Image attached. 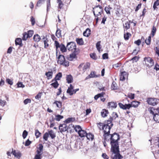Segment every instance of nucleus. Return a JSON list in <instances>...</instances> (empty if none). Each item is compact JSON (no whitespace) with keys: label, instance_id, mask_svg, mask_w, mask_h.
I'll return each instance as SVG.
<instances>
[{"label":"nucleus","instance_id":"46","mask_svg":"<svg viewBox=\"0 0 159 159\" xmlns=\"http://www.w3.org/2000/svg\"><path fill=\"white\" fill-rule=\"evenodd\" d=\"M152 36H150L148 37L145 40V42L147 45H149L151 43V37Z\"/></svg>","mask_w":159,"mask_h":159},{"label":"nucleus","instance_id":"63","mask_svg":"<svg viewBox=\"0 0 159 159\" xmlns=\"http://www.w3.org/2000/svg\"><path fill=\"white\" fill-rule=\"evenodd\" d=\"M30 21L31 22V24L32 25H34L35 23V20L34 17L32 16L31 17Z\"/></svg>","mask_w":159,"mask_h":159},{"label":"nucleus","instance_id":"7","mask_svg":"<svg viewBox=\"0 0 159 159\" xmlns=\"http://www.w3.org/2000/svg\"><path fill=\"white\" fill-rule=\"evenodd\" d=\"M76 45L75 43L73 42H71L67 43L66 48L67 49L73 52L78 51V50L76 48Z\"/></svg>","mask_w":159,"mask_h":159},{"label":"nucleus","instance_id":"34","mask_svg":"<svg viewBox=\"0 0 159 159\" xmlns=\"http://www.w3.org/2000/svg\"><path fill=\"white\" fill-rule=\"evenodd\" d=\"M75 40L77 44L80 45H83L84 44V42L82 38H76Z\"/></svg>","mask_w":159,"mask_h":159},{"label":"nucleus","instance_id":"3","mask_svg":"<svg viewBox=\"0 0 159 159\" xmlns=\"http://www.w3.org/2000/svg\"><path fill=\"white\" fill-rule=\"evenodd\" d=\"M108 138L110 140L111 148L119 147L118 141L120 139V137L118 134L115 133L110 134Z\"/></svg>","mask_w":159,"mask_h":159},{"label":"nucleus","instance_id":"61","mask_svg":"<svg viewBox=\"0 0 159 159\" xmlns=\"http://www.w3.org/2000/svg\"><path fill=\"white\" fill-rule=\"evenodd\" d=\"M6 82L8 84H10V85H12L13 84V82L12 81V80H11V79H7L6 80Z\"/></svg>","mask_w":159,"mask_h":159},{"label":"nucleus","instance_id":"2","mask_svg":"<svg viewBox=\"0 0 159 159\" xmlns=\"http://www.w3.org/2000/svg\"><path fill=\"white\" fill-rule=\"evenodd\" d=\"M97 126L100 130L103 131V136L105 140H108V137L110 135V130L111 126L105 125L103 123L99 122L97 123Z\"/></svg>","mask_w":159,"mask_h":159},{"label":"nucleus","instance_id":"26","mask_svg":"<svg viewBox=\"0 0 159 159\" xmlns=\"http://www.w3.org/2000/svg\"><path fill=\"white\" fill-rule=\"evenodd\" d=\"M78 134L80 137L82 138L86 137L87 133L86 131L82 129Z\"/></svg>","mask_w":159,"mask_h":159},{"label":"nucleus","instance_id":"28","mask_svg":"<svg viewBox=\"0 0 159 159\" xmlns=\"http://www.w3.org/2000/svg\"><path fill=\"white\" fill-rule=\"evenodd\" d=\"M112 120H111V119L109 118L108 120H107L104 121V122L103 123L104 124L111 126V128L113 125V124L112 123Z\"/></svg>","mask_w":159,"mask_h":159},{"label":"nucleus","instance_id":"55","mask_svg":"<svg viewBox=\"0 0 159 159\" xmlns=\"http://www.w3.org/2000/svg\"><path fill=\"white\" fill-rule=\"evenodd\" d=\"M90 56L91 58L93 59L96 60L97 58V57L96 56V54L94 53H90Z\"/></svg>","mask_w":159,"mask_h":159},{"label":"nucleus","instance_id":"38","mask_svg":"<svg viewBox=\"0 0 159 159\" xmlns=\"http://www.w3.org/2000/svg\"><path fill=\"white\" fill-rule=\"evenodd\" d=\"M156 31V27L154 25H153L152 27L150 35L152 37H153L155 34Z\"/></svg>","mask_w":159,"mask_h":159},{"label":"nucleus","instance_id":"33","mask_svg":"<svg viewBox=\"0 0 159 159\" xmlns=\"http://www.w3.org/2000/svg\"><path fill=\"white\" fill-rule=\"evenodd\" d=\"M131 35L130 33L129 32H126L125 33L124 32V37L125 40H128L129 38L131 36Z\"/></svg>","mask_w":159,"mask_h":159},{"label":"nucleus","instance_id":"32","mask_svg":"<svg viewBox=\"0 0 159 159\" xmlns=\"http://www.w3.org/2000/svg\"><path fill=\"white\" fill-rule=\"evenodd\" d=\"M33 40L34 41L38 42L41 40L39 34H35L34 36Z\"/></svg>","mask_w":159,"mask_h":159},{"label":"nucleus","instance_id":"51","mask_svg":"<svg viewBox=\"0 0 159 159\" xmlns=\"http://www.w3.org/2000/svg\"><path fill=\"white\" fill-rule=\"evenodd\" d=\"M57 2L58 4V8L60 9H61L63 6V4L61 0H57Z\"/></svg>","mask_w":159,"mask_h":159},{"label":"nucleus","instance_id":"27","mask_svg":"<svg viewBox=\"0 0 159 159\" xmlns=\"http://www.w3.org/2000/svg\"><path fill=\"white\" fill-rule=\"evenodd\" d=\"M112 10V8L110 5H108L106 7L104 8V10L106 13L107 14L110 15L111 14V11Z\"/></svg>","mask_w":159,"mask_h":159},{"label":"nucleus","instance_id":"6","mask_svg":"<svg viewBox=\"0 0 159 159\" xmlns=\"http://www.w3.org/2000/svg\"><path fill=\"white\" fill-rule=\"evenodd\" d=\"M58 60L57 62L58 64H60L65 67H68L69 65V61H66L64 56L62 55H60L58 57Z\"/></svg>","mask_w":159,"mask_h":159},{"label":"nucleus","instance_id":"47","mask_svg":"<svg viewBox=\"0 0 159 159\" xmlns=\"http://www.w3.org/2000/svg\"><path fill=\"white\" fill-rule=\"evenodd\" d=\"M56 35L58 38H60L61 36V31L60 29H57L56 33Z\"/></svg>","mask_w":159,"mask_h":159},{"label":"nucleus","instance_id":"50","mask_svg":"<svg viewBox=\"0 0 159 159\" xmlns=\"http://www.w3.org/2000/svg\"><path fill=\"white\" fill-rule=\"evenodd\" d=\"M63 118V116H61L59 115H58L55 116V119L58 121H60L61 119Z\"/></svg>","mask_w":159,"mask_h":159},{"label":"nucleus","instance_id":"60","mask_svg":"<svg viewBox=\"0 0 159 159\" xmlns=\"http://www.w3.org/2000/svg\"><path fill=\"white\" fill-rule=\"evenodd\" d=\"M28 132L26 130L24 131L22 134V137L24 139L26 138L28 135Z\"/></svg>","mask_w":159,"mask_h":159},{"label":"nucleus","instance_id":"10","mask_svg":"<svg viewBox=\"0 0 159 159\" xmlns=\"http://www.w3.org/2000/svg\"><path fill=\"white\" fill-rule=\"evenodd\" d=\"M144 61H145L146 66L148 68L151 67L154 65L153 60L150 57H145L144 58Z\"/></svg>","mask_w":159,"mask_h":159},{"label":"nucleus","instance_id":"52","mask_svg":"<svg viewBox=\"0 0 159 159\" xmlns=\"http://www.w3.org/2000/svg\"><path fill=\"white\" fill-rule=\"evenodd\" d=\"M35 134L36 138H39L41 135V133L39 132L38 129L35 130Z\"/></svg>","mask_w":159,"mask_h":159},{"label":"nucleus","instance_id":"20","mask_svg":"<svg viewBox=\"0 0 159 159\" xmlns=\"http://www.w3.org/2000/svg\"><path fill=\"white\" fill-rule=\"evenodd\" d=\"M66 80L68 84H70L73 81V78L71 75H67L66 77Z\"/></svg>","mask_w":159,"mask_h":159},{"label":"nucleus","instance_id":"17","mask_svg":"<svg viewBox=\"0 0 159 159\" xmlns=\"http://www.w3.org/2000/svg\"><path fill=\"white\" fill-rule=\"evenodd\" d=\"M128 76V73L125 71L121 72L120 75V80L121 81H124L126 78H127Z\"/></svg>","mask_w":159,"mask_h":159},{"label":"nucleus","instance_id":"40","mask_svg":"<svg viewBox=\"0 0 159 159\" xmlns=\"http://www.w3.org/2000/svg\"><path fill=\"white\" fill-rule=\"evenodd\" d=\"M153 118L155 121L159 123V115L158 113H155L153 116Z\"/></svg>","mask_w":159,"mask_h":159},{"label":"nucleus","instance_id":"62","mask_svg":"<svg viewBox=\"0 0 159 159\" xmlns=\"http://www.w3.org/2000/svg\"><path fill=\"white\" fill-rule=\"evenodd\" d=\"M128 97L131 99H133L134 97V94L130 93L128 95Z\"/></svg>","mask_w":159,"mask_h":159},{"label":"nucleus","instance_id":"13","mask_svg":"<svg viewBox=\"0 0 159 159\" xmlns=\"http://www.w3.org/2000/svg\"><path fill=\"white\" fill-rule=\"evenodd\" d=\"M79 52V50L78 49V51L73 52L71 54H70L69 56H68L67 57V59L70 61H72L74 58H77L76 55L78 54Z\"/></svg>","mask_w":159,"mask_h":159},{"label":"nucleus","instance_id":"12","mask_svg":"<svg viewBox=\"0 0 159 159\" xmlns=\"http://www.w3.org/2000/svg\"><path fill=\"white\" fill-rule=\"evenodd\" d=\"M90 63L89 62H87L85 64L82 63L80 65L78 68L80 71L81 68L82 67V70L84 72L87 69L90 68Z\"/></svg>","mask_w":159,"mask_h":159},{"label":"nucleus","instance_id":"49","mask_svg":"<svg viewBox=\"0 0 159 159\" xmlns=\"http://www.w3.org/2000/svg\"><path fill=\"white\" fill-rule=\"evenodd\" d=\"M23 37H22V39L23 40L25 41L28 38H29L28 36H27V33L25 32H24L23 34Z\"/></svg>","mask_w":159,"mask_h":159},{"label":"nucleus","instance_id":"29","mask_svg":"<svg viewBox=\"0 0 159 159\" xmlns=\"http://www.w3.org/2000/svg\"><path fill=\"white\" fill-rule=\"evenodd\" d=\"M43 39L44 40V47L45 48H47L49 46V44L48 43V40L47 38H45L44 36L43 38Z\"/></svg>","mask_w":159,"mask_h":159},{"label":"nucleus","instance_id":"35","mask_svg":"<svg viewBox=\"0 0 159 159\" xmlns=\"http://www.w3.org/2000/svg\"><path fill=\"white\" fill-rule=\"evenodd\" d=\"M139 102L134 101L131 102V103L130 104L131 106V107H137L139 104Z\"/></svg>","mask_w":159,"mask_h":159},{"label":"nucleus","instance_id":"42","mask_svg":"<svg viewBox=\"0 0 159 159\" xmlns=\"http://www.w3.org/2000/svg\"><path fill=\"white\" fill-rule=\"evenodd\" d=\"M53 104H55L57 107L61 108L62 107V102L60 101H55Z\"/></svg>","mask_w":159,"mask_h":159},{"label":"nucleus","instance_id":"54","mask_svg":"<svg viewBox=\"0 0 159 159\" xmlns=\"http://www.w3.org/2000/svg\"><path fill=\"white\" fill-rule=\"evenodd\" d=\"M34 34V31L33 30H29L27 32V36L29 38L31 37Z\"/></svg>","mask_w":159,"mask_h":159},{"label":"nucleus","instance_id":"16","mask_svg":"<svg viewBox=\"0 0 159 159\" xmlns=\"http://www.w3.org/2000/svg\"><path fill=\"white\" fill-rule=\"evenodd\" d=\"M118 105L123 110L129 109L131 107L130 104H125L124 105L121 103H119Z\"/></svg>","mask_w":159,"mask_h":159},{"label":"nucleus","instance_id":"64","mask_svg":"<svg viewBox=\"0 0 159 159\" xmlns=\"http://www.w3.org/2000/svg\"><path fill=\"white\" fill-rule=\"evenodd\" d=\"M154 69L156 71L159 70V65L157 63H156L154 67Z\"/></svg>","mask_w":159,"mask_h":159},{"label":"nucleus","instance_id":"19","mask_svg":"<svg viewBox=\"0 0 159 159\" xmlns=\"http://www.w3.org/2000/svg\"><path fill=\"white\" fill-rule=\"evenodd\" d=\"M117 106L116 103L114 102H109L107 104V107L109 108H115L117 107Z\"/></svg>","mask_w":159,"mask_h":159},{"label":"nucleus","instance_id":"5","mask_svg":"<svg viewBox=\"0 0 159 159\" xmlns=\"http://www.w3.org/2000/svg\"><path fill=\"white\" fill-rule=\"evenodd\" d=\"M111 151L112 152L111 158L112 159H121L123 158L119 153V147L111 148Z\"/></svg>","mask_w":159,"mask_h":159},{"label":"nucleus","instance_id":"43","mask_svg":"<svg viewBox=\"0 0 159 159\" xmlns=\"http://www.w3.org/2000/svg\"><path fill=\"white\" fill-rule=\"evenodd\" d=\"M22 44V39L20 38H17L15 40V44L16 45H20Z\"/></svg>","mask_w":159,"mask_h":159},{"label":"nucleus","instance_id":"24","mask_svg":"<svg viewBox=\"0 0 159 159\" xmlns=\"http://www.w3.org/2000/svg\"><path fill=\"white\" fill-rule=\"evenodd\" d=\"M72 127L74 129L75 132L78 134L82 129L81 127L79 125H73Z\"/></svg>","mask_w":159,"mask_h":159},{"label":"nucleus","instance_id":"39","mask_svg":"<svg viewBox=\"0 0 159 159\" xmlns=\"http://www.w3.org/2000/svg\"><path fill=\"white\" fill-rule=\"evenodd\" d=\"M75 120V117H69L65 121L67 123H68L70 122H74Z\"/></svg>","mask_w":159,"mask_h":159},{"label":"nucleus","instance_id":"18","mask_svg":"<svg viewBox=\"0 0 159 159\" xmlns=\"http://www.w3.org/2000/svg\"><path fill=\"white\" fill-rule=\"evenodd\" d=\"M59 127L60 131L61 133L66 131L68 129L66 125L65 124H60Z\"/></svg>","mask_w":159,"mask_h":159},{"label":"nucleus","instance_id":"1","mask_svg":"<svg viewBox=\"0 0 159 159\" xmlns=\"http://www.w3.org/2000/svg\"><path fill=\"white\" fill-rule=\"evenodd\" d=\"M97 126L100 130L103 131V136L105 140H108V137L110 135V130L111 126L105 125L103 123L99 122L97 123Z\"/></svg>","mask_w":159,"mask_h":159},{"label":"nucleus","instance_id":"14","mask_svg":"<svg viewBox=\"0 0 159 159\" xmlns=\"http://www.w3.org/2000/svg\"><path fill=\"white\" fill-rule=\"evenodd\" d=\"M133 20L132 21L129 20L128 21H126L124 24H123V27L124 30V32L127 31L128 30L130 29V23L133 22Z\"/></svg>","mask_w":159,"mask_h":159},{"label":"nucleus","instance_id":"48","mask_svg":"<svg viewBox=\"0 0 159 159\" xmlns=\"http://www.w3.org/2000/svg\"><path fill=\"white\" fill-rule=\"evenodd\" d=\"M111 88L113 90H116L118 89L117 84L115 82H113L111 85Z\"/></svg>","mask_w":159,"mask_h":159},{"label":"nucleus","instance_id":"53","mask_svg":"<svg viewBox=\"0 0 159 159\" xmlns=\"http://www.w3.org/2000/svg\"><path fill=\"white\" fill-rule=\"evenodd\" d=\"M101 42V41H99L96 44V48L99 52H100V49L101 48L100 47Z\"/></svg>","mask_w":159,"mask_h":159},{"label":"nucleus","instance_id":"44","mask_svg":"<svg viewBox=\"0 0 159 159\" xmlns=\"http://www.w3.org/2000/svg\"><path fill=\"white\" fill-rule=\"evenodd\" d=\"M159 6V0H157L153 4V7L154 10H155L157 9V6Z\"/></svg>","mask_w":159,"mask_h":159},{"label":"nucleus","instance_id":"22","mask_svg":"<svg viewBox=\"0 0 159 159\" xmlns=\"http://www.w3.org/2000/svg\"><path fill=\"white\" fill-rule=\"evenodd\" d=\"M53 72L52 71L46 72L45 75H46L47 79L49 80L51 79L52 77Z\"/></svg>","mask_w":159,"mask_h":159},{"label":"nucleus","instance_id":"4","mask_svg":"<svg viewBox=\"0 0 159 159\" xmlns=\"http://www.w3.org/2000/svg\"><path fill=\"white\" fill-rule=\"evenodd\" d=\"M93 10V13L95 17L96 24H97L98 20H100V18L98 16H101L102 13L103 9L102 6L98 5L95 7Z\"/></svg>","mask_w":159,"mask_h":159},{"label":"nucleus","instance_id":"25","mask_svg":"<svg viewBox=\"0 0 159 159\" xmlns=\"http://www.w3.org/2000/svg\"><path fill=\"white\" fill-rule=\"evenodd\" d=\"M15 157L17 158H20L21 156V153L20 152H16L15 150L12 151L11 153Z\"/></svg>","mask_w":159,"mask_h":159},{"label":"nucleus","instance_id":"8","mask_svg":"<svg viewBox=\"0 0 159 159\" xmlns=\"http://www.w3.org/2000/svg\"><path fill=\"white\" fill-rule=\"evenodd\" d=\"M159 100L158 99L149 98H148L146 100V102L150 105L155 106L157 105L159 102Z\"/></svg>","mask_w":159,"mask_h":159},{"label":"nucleus","instance_id":"57","mask_svg":"<svg viewBox=\"0 0 159 159\" xmlns=\"http://www.w3.org/2000/svg\"><path fill=\"white\" fill-rule=\"evenodd\" d=\"M6 104V102L5 100L0 99V105L4 107Z\"/></svg>","mask_w":159,"mask_h":159},{"label":"nucleus","instance_id":"11","mask_svg":"<svg viewBox=\"0 0 159 159\" xmlns=\"http://www.w3.org/2000/svg\"><path fill=\"white\" fill-rule=\"evenodd\" d=\"M54 44L57 49L58 48H60V51L62 52H64L66 51V49L67 48L63 44L61 43V44H60L56 40L55 41Z\"/></svg>","mask_w":159,"mask_h":159},{"label":"nucleus","instance_id":"21","mask_svg":"<svg viewBox=\"0 0 159 159\" xmlns=\"http://www.w3.org/2000/svg\"><path fill=\"white\" fill-rule=\"evenodd\" d=\"M62 77V74L61 72H59L55 76V77L52 80V82H53L54 81L59 80H61Z\"/></svg>","mask_w":159,"mask_h":159},{"label":"nucleus","instance_id":"41","mask_svg":"<svg viewBox=\"0 0 159 159\" xmlns=\"http://www.w3.org/2000/svg\"><path fill=\"white\" fill-rule=\"evenodd\" d=\"M54 81L55 82L52 83L50 85L55 89H57L59 86V84H58L57 81Z\"/></svg>","mask_w":159,"mask_h":159},{"label":"nucleus","instance_id":"56","mask_svg":"<svg viewBox=\"0 0 159 159\" xmlns=\"http://www.w3.org/2000/svg\"><path fill=\"white\" fill-rule=\"evenodd\" d=\"M48 137H49L48 133L46 132L43 135V139L45 141H47L48 140Z\"/></svg>","mask_w":159,"mask_h":159},{"label":"nucleus","instance_id":"58","mask_svg":"<svg viewBox=\"0 0 159 159\" xmlns=\"http://www.w3.org/2000/svg\"><path fill=\"white\" fill-rule=\"evenodd\" d=\"M47 11H48L51 7L50 0H48L47 1Z\"/></svg>","mask_w":159,"mask_h":159},{"label":"nucleus","instance_id":"36","mask_svg":"<svg viewBox=\"0 0 159 159\" xmlns=\"http://www.w3.org/2000/svg\"><path fill=\"white\" fill-rule=\"evenodd\" d=\"M118 117V115L117 113L116 112H113L112 115L111 116H110V118L111 120L112 121L115 120L116 118Z\"/></svg>","mask_w":159,"mask_h":159},{"label":"nucleus","instance_id":"15","mask_svg":"<svg viewBox=\"0 0 159 159\" xmlns=\"http://www.w3.org/2000/svg\"><path fill=\"white\" fill-rule=\"evenodd\" d=\"M96 73V72L95 71H91L90 74L86 77L85 80H87L91 78H97L100 76V75H97Z\"/></svg>","mask_w":159,"mask_h":159},{"label":"nucleus","instance_id":"37","mask_svg":"<svg viewBox=\"0 0 159 159\" xmlns=\"http://www.w3.org/2000/svg\"><path fill=\"white\" fill-rule=\"evenodd\" d=\"M86 137L89 140H93L94 138V135L91 133H87Z\"/></svg>","mask_w":159,"mask_h":159},{"label":"nucleus","instance_id":"31","mask_svg":"<svg viewBox=\"0 0 159 159\" xmlns=\"http://www.w3.org/2000/svg\"><path fill=\"white\" fill-rule=\"evenodd\" d=\"M156 110V109H155L154 108L152 107H150L148 108V111L149 113L154 116L155 113H156L155 111Z\"/></svg>","mask_w":159,"mask_h":159},{"label":"nucleus","instance_id":"30","mask_svg":"<svg viewBox=\"0 0 159 159\" xmlns=\"http://www.w3.org/2000/svg\"><path fill=\"white\" fill-rule=\"evenodd\" d=\"M90 30L88 28L83 32V35L85 37H88L90 35Z\"/></svg>","mask_w":159,"mask_h":159},{"label":"nucleus","instance_id":"9","mask_svg":"<svg viewBox=\"0 0 159 159\" xmlns=\"http://www.w3.org/2000/svg\"><path fill=\"white\" fill-rule=\"evenodd\" d=\"M74 86L72 84H70L66 92L69 95L71 96L73 94L76 93V92L79 90V88L74 89Z\"/></svg>","mask_w":159,"mask_h":159},{"label":"nucleus","instance_id":"59","mask_svg":"<svg viewBox=\"0 0 159 159\" xmlns=\"http://www.w3.org/2000/svg\"><path fill=\"white\" fill-rule=\"evenodd\" d=\"M31 102V100L29 98H27L24 101V103L25 105L27 104L28 103H30Z\"/></svg>","mask_w":159,"mask_h":159},{"label":"nucleus","instance_id":"45","mask_svg":"<svg viewBox=\"0 0 159 159\" xmlns=\"http://www.w3.org/2000/svg\"><path fill=\"white\" fill-rule=\"evenodd\" d=\"M48 134L52 139H54L56 137V134L52 130L49 131Z\"/></svg>","mask_w":159,"mask_h":159},{"label":"nucleus","instance_id":"23","mask_svg":"<svg viewBox=\"0 0 159 159\" xmlns=\"http://www.w3.org/2000/svg\"><path fill=\"white\" fill-rule=\"evenodd\" d=\"M108 113V111L106 109H103L101 112V115L103 117L107 116Z\"/></svg>","mask_w":159,"mask_h":159}]
</instances>
